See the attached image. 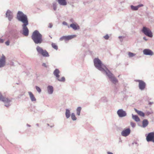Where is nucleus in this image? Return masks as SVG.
Segmentation results:
<instances>
[{
    "instance_id": "obj_1",
    "label": "nucleus",
    "mask_w": 154,
    "mask_h": 154,
    "mask_svg": "<svg viewBox=\"0 0 154 154\" xmlns=\"http://www.w3.org/2000/svg\"><path fill=\"white\" fill-rule=\"evenodd\" d=\"M31 37L35 44H40L43 41L42 35L37 30L33 32Z\"/></svg>"
},
{
    "instance_id": "obj_2",
    "label": "nucleus",
    "mask_w": 154,
    "mask_h": 154,
    "mask_svg": "<svg viewBox=\"0 0 154 154\" xmlns=\"http://www.w3.org/2000/svg\"><path fill=\"white\" fill-rule=\"evenodd\" d=\"M94 63L95 66L101 71H105L106 72L108 70L106 66L102 64L101 61L98 58H95L94 59Z\"/></svg>"
},
{
    "instance_id": "obj_3",
    "label": "nucleus",
    "mask_w": 154,
    "mask_h": 154,
    "mask_svg": "<svg viewBox=\"0 0 154 154\" xmlns=\"http://www.w3.org/2000/svg\"><path fill=\"white\" fill-rule=\"evenodd\" d=\"M17 19L21 21L23 24H28V21L27 16L21 11H18L17 15Z\"/></svg>"
},
{
    "instance_id": "obj_4",
    "label": "nucleus",
    "mask_w": 154,
    "mask_h": 154,
    "mask_svg": "<svg viewBox=\"0 0 154 154\" xmlns=\"http://www.w3.org/2000/svg\"><path fill=\"white\" fill-rule=\"evenodd\" d=\"M106 74L112 82L115 84L117 83L118 80L116 78L113 76V75L109 70H107L106 72Z\"/></svg>"
},
{
    "instance_id": "obj_5",
    "label": "nucleus",
    "mask_w": 154,
    "mask_h": 154,
    "mask_svg": "<svg viewBox=\"0 0 154 154\" xmlns=\"http://www.w3.org/2000/svg\"><path fill=\"white\" fill-rule=\"evenodd\" d=\"M142 31L145 35L151 38L153 36L152 34L151 30L147 27H143Z\"/></svg>"
},
{
    "instance_id": "obj_6",
    "label": "nucleus",
    "mask_w": 154,
    "mask_h": 154,
    "mask_svg": "<svg viewBox=\"0 0 154 154\" xmlns=\"http://www.w3.org/2000/svg\"><path fill=\"white\" fill-rule=\"evenodd\" d=\"M60 71L58 69H56L54 72V74L57 78V79L59 81L64 82L65 81V78L64 77H62L61 79H59L60 75L59 73Z\"/></svg>"
},
{
    "instance_id": "obj_7",
    "label": "nucleus",
    "mask_w": 154,
    "mask_h": 154,
    "mask_svg": "<svg viewBox=\"0 0 154 154\" xmlns=\"http://www.w3.org/2000/svg\"><path fill=\"white\" fill-rule=\"evenodd\" d=\"M0 100H2L5 103H8V105H5V106L8 107L9 106V103L11 102V100L8 98L4 97L0 93Z\"/></svg>"
},
{
    "instance_id": "obj_8",
    "label": "nucleus",
    "mask_w": 154,
    "mask_h": 154,
    "mask_svg": "<svg viewBox=\"0 0 154 154\" xmlns=\"http://www.w3.org/2000/svg\"><path fill=\"white\" fill-rule=\"evenodd\" d=\"M146 140L148 142L152 141L154 143V132L149 133L146 137Z\"/></svg>"
},
{
    "instance_id": "obj_9",
    "label": "nucleus",
    "mask_w": 154,
    "mask_h": 154,
    "mask_svg": "<svg viewBox=\"0 0 154 154\" xmlns=\"http://www.w3.org/2000/svg\"><path fill=\"white\" fill-rule=\"evenodd\" d=\"M28 24H23V34L25 36H27L29 35V30L28 29L26 26Z\"/></svg>"
},
{
    "instance_id": "obj_10",
    "label": "nucleus",
    "mask_w": 154,
    "mask_h": 154,
    "mask_svg": "<svg viewBox=\"0 0 154 154\" xmlns=\"http://www.w3.org/2000/svg\"><path fill=\"white\" fill-rule=\"evenodd\" d=\"M76 36V35H68L67 36H63L60 39V40L63 41L64 40L65 41L69 40Z\"/></svg>"
},
{
    "instance_id": "obj_11",
    "label": "nucleus",
    "mask_w": 154,
    "mask_h": 154,
    "mask_svg": "<svg viewBox=\"0 0 154 154\" xmlns=\"http://www.w3.org/2000/svg\"><path fill=\"white\" fill-rule=\"evenodd\" d=\"M136 82H139V88L141 90H143L146 86V84L143 81L141 80H137L136 81Z\"/></svg>"
},
{
    "instance_id": "obj_12",
    "label": "nucleus",
    "mask_w": 154,
    "mask_h": 154,
    "mask_svg": "<svg viewBox=\"0 0 154 154\" xmlns=\"http://www.w3.org/2000/svg\"><path fill=\"white\" fill-rule=\"evenodd\" d=\"M6 63V58L5 57L2 55L0 59V68L4 66Z\"/></svg>"
},
{
    "instance_id": "obj_13",
    "label": "nucleus",
    "mask_w": 154,
    "mask_h": 154,
    "mask_svg": "<svg viewBox=\"0 0 154 154\" xmlns=\"http://www.w3.org/2000/svg\"><path fill=\"white\" fill-rule=\"evenodd\" d=\"M131 130L129 128L124 130L121 132L122 135L124 137L128 136L130 133Z\"/></svg>"
},
{
    "instance_id": "obj_14",
    "label": "nucleus",
    "mask_w": 154,
    "mask_h": 154,
    "mask_svg": "<svg viewBox=\"0 0 154 154\" xmlns=\"http://www.w3.org/2000/svg\"><path fill=\"white\" fill-rule=\"evenodd\" d=\"M117 113L119 116L121 117L125 116L126 115L125 112L122 109L119 110L117 111Z\"/></svg>"
},
{
    "instance_id": "obj_15",
    "label": "nucleus",
    "mask_w": 154,
    "mask_h": 154,
    "mask_svg": "<svg viewBox=\"0 0 154 154\" xmlns=\"http://www.w3.org/2000/svg\"><path fill=\"white\" fill-rule=\"evenodd\" d=\"M143 54L146 55H152L153 54V52L149 49H145L143 50Z\"/></svg>"
},
{
    "instance_id": "obj_16",
    "label": "nucleus",
    "mask_w": 154,
    "mask_h": 154,
    "mask_svg": "<svg viewBox=\"0 0 154 154\" xmlns=\"http://www.w3.org/2000/svg\"><path fill=\"white\" fill-rule=\"evenodd\" d=\"M6 16L8 18L9 20H11L13 18V15L12 12L9 10H8L6 14Z\"/></svg>"
},
{
    "instance_id": "obj_17",
    "label": "nucleus",
    "mask_w": 154,
    "mask_h": 154,
    "mask_svg": "<svg viewBox=\"0 0 154 154\" xmlns=\"http://www.w3.org/2000/svg\"><path fill=\"white\" fill-rule=\"evenodd\" d=\"M70 26L74 30L79 29L80 28L78 24L76 23H72L70 25Z\"/></svg>"
},
{
    "instance_id": "obj_18",
    "label": "nucleus",
    "mask_w": 154,
    "mask_h": 154,
    "mask_svg": "<svg viewBox=\"0 0 154 154\" xmlns=\"http://www.w3.org/2000/svg\"><path fill=\"white\" fill-rule=\"evenodd\" d=\"M143 6V5L142 4L138 5L137 6H134L133 5H131V8L133 10L136 11L139 8L142 7Z\"/></svg>"
},
{
    "instance_id": "obj_19",
    "label": "nucleus",
    "mask_w": 154,
    "mask_h": 154,
    "mask_svg": "<svg viewBox=\"0 0 154 154\" xmlns=\"http://www.w3.org/2000/svg\"><path fill=\"white\" fill-rule=\"evenodd\" d=\"M28 94L29 95L32 101H35L36 100V99L34 97L33 94L30 91L28 92Z\"/></svg>"
},
{
    "instance_id": "obj_20",
    "label": "nucleus",
    "mask_w": 154,
    "mask_h": 154,
    "mask_svg": "<svg viewBox=\"0 0 154 154\" xmlns=\"http://www.w3.org/2000/svg\"><path fill=\"white\" fill-rule=\"evenodd\" d=\"M48 92L49 94H52L53 91V88L51 86H48L47 88Z\"/></svg>"
},
{
    "instance_id": "obj_21",
    "label": "nucleus",
    "mask_w": 154,
    "mask_h": 154,
    "mask_svg": "<svg viewBox=\"0 0 154 154\" xmlns=\"http://www.w3.org/2000/svg\"><path fill=\"white\" fill-rule=\"evenodd\" d=\"M134 110L137 113V114L139 116H141L142 117H144L145 116L144 113L143 112H142L136 109H134Z\"/></svg>"
},
{
    "instance_id": "obj_22",
    "label": "nucleus",
    "mask_w": 154,
    "mask_h": 154,
    "mask_svg": "<svg viewBox=\"0 0 154 154\" xmlns=\"http://www.w3.org/2000/svg\"><path fill=\"white\" fill-rule=\"evenodd\" d=\"M58 1L60 5H66V0H58Z\"/></svg>"
},
{
    "instance_id": "obj_23",
    "label": "nucleus",
    "mask_w": 154,
    "mask_h": 154,
    "mask_svg": "<svg viewBox=\"0 0 154 154\" xmlns=\"http://www.w3.org/2000/svg\"><path fill=\"white\" fill-rule=\"evenodd\" d=\"M132 117L133 119L137 122H139L140 121V119L139 118L137 115H134L133 114H132Z\"/></svg>"
},
{
    "instance_id": "obj_24",
    "label": "nucleus",
    "mask_w": 154,
    "mask_h": 154,
    "mask_svg": "<svg viewBox=\"0 0 154 154\" xmlns=\"http://www.w3.org/2000/svg\"><path fill=\"white\" fill-rule=\"evenodd\" d=\"M41 54L44 57H48L49 56L48 52L46 50H44L41 53Z\"/></svg>"
},
{
    "instance_id": "obj_25",
    "label": "nucleus",
    "mask_w": 154,
    "mask_h": 154,
    "mask_svg": "<svg viewBox=\"0 0 154 154\" xmlns=\"http://www.w3.org/2000/svg\"><path fill=\"white\" fill-rule=\"evenodd\" d=\"M142 124L143 127H146L148 124V121L146 119H144L143 121Z\"/></svg>"
},
{
    "instance_id": "obj_26",
    "label": "nucleus",
    "mask_w": 154,
    "mask_h": 154,
    "mask_svg": "<svg viewBox=\"0 0 154 154\" xmlns=\"http://www.w3.org/2000/svg\"><path fill=\"white\" fill-rule=\"evenodd\" d=\"M36 50L40 54H41V53L44 50L42 48L40 47L39 46H37L36 48Z\"/></svg>"
},
{
    "instance_id": "obj_27",
    "label": "nucleus",
    "mask_w": 154,
    "mask_h": 154,
    "mask_svg": "<svg viewBox=\"0 0 154 154\" xmlns=\"http://www.w3.org/2000/svg\"><path fill=\"white\" fill-rule=\"evenodd\" d=\"M66 115L67 118H69L70 116V112L68 109H66Z\"/></svg>"
},
{
    "instance_id": "obj_28",
    "label": "nucleus",
    "mask_w": 154,
    "mask_h": 154,
    "mask_svg": "<svg viewBox=\"0 0 154 154\" xmlns=\"http://www.w3.org/2000/svg\"><path fill=\"white\" fill-rule=\"evenodd\" d=\"M81 110V107H78L77 110V114L78 116L80 115V112Z\"/></svg>"
},
{
    "instance_id": "obj_29",
    "label": "nucleus",
    "mask_w": 154,
    "mask_h": 154,
    "mask_svg": "<svg viewBox=\"0 0 154 154\" xmlns=\"http://www.w3.org/2000/svg\"><path fill=\"white\" fill-rule=\"evenodd\" d=\"M71 117L72 120H75L76 119V118L75 115L74 113H72L71 114Z\"/></svg>"
},
{
    "instance_id": "obj_30",
    "label": "nucleus",
    "mask_w": 154,
    "mask_h": 154,
    "mask_svg": "<svg viewBox=\"0 0 154 154\" xmlns=\"http://www.w3.org/2000/svg\"><path fill=\"white\" fill-rule=\"evenodd\" d=\"M53 48L56 50L58 49V47L57 45L54 43H52L51 44Z\"/></svg>"
},
{
    "instance_id": "obj_31",
    "label": "nucleus",
    "mask_w": 154,
    "mask_h": 154,
    "mask_svg": "<svg viewBox=\"0 0 154 154\" xmlns=\"http://www.w3.org/2000/svg\"><path fill=\"white\" fill-rule=\"evenodd\" d=\"M128 54L130 57H133L135 55V54L131 52H129Z\"/></svg>"
},
{
    "instance_id": "obj_32",
    "label": "nucleus",
    "mask_w": 154,
    "mask_h": 154,
    "mask_svg": "<svg viewBox=\"0 0 154 154\" xmlns=\"http://www.w3.org/2000/svg\"><path fill=\"white\" fill-rule=\"evenodd\" d=\"M36 89L37 91L39 93H40L41 91V89L38 86H36Z\"/></svg>"
},
{
    "instance_id": "obj_33",
    "label": "nucleus",
    "mask_w": 154,
    "mask_h": 154,
    "mask_svg": "<svg viewBox=\"0 0 154 154\" xmlns=\"http://www.w3.org/2000/svg\"><path fill=\"white\" fill-rule=\"evenodd\" d=\"M53 6L54 10V11L56 10V9H57V6H56V4H53Z\"/></svg>"
},
{
    "instance_id": "obj_34",
    "label": "nucleus",
    "mask_w": 154,
    "mask_h": 154,
    "mask_svg": "<svg viewBox=\"0 0 154 154\" xmlns=\"http://www.w3.org/2000/svg\"><path fill=\"white\" fill-rule=\"evenodd\" d=\"M131 125L132 127L133 128L135 126V124L133 122H131Z\"/></svg>"
},
{
    "instance_id": "obj_35",
    "label": "nucleus",
    "mask_w": 154,
    "mask_h": 154,
    "mask_svg": "<svg viewBox=\"0 0 154 154\" xmlns=\"http://www.w3.org/2000/svg\"><path fill=\"white\" fill-rule=\"evenodd\" d=\"M109 36L108 35H106L104 36V38L105 39H108L109 38Z\"/></svg>"
},
{
    "instance_id": "obj_36",
    "label": "nucleus",
    "mask_w": 154,
    "mask_h": 154,
    "mask_svg": "<svg viewBox=\"0 0 154 154\" xmlns=\"http://www.w3.org/2000/svg\"><path fill=\"white\" fill-rule=\"evenodd\" d=\"M53 25L51 23H49L48 24V27L50 28H51L52 27Z\"/></svg>"
},
{
    "instance_id": "obj_37",
    "label": "nucleus",
    "mask_w": 154,
    "mask_h": 154,
    "mask_svg": "<svg viewBox=\"0 0 154 154\" xmlns=\"http://www.w3.org/2000/svg\"><path fill=\"white\" fill-rule=\"evenodd\" d=\"M9 43H10L9 41H8L6 42L5 43L6 45H9Z\"/></svg>"
},
{
    "instance_id": "obj_38",
    "label": "nucleus",
    "mask_w": 154,
    "mask_h": 154,
    "mask_svg": "<svg viewBox=\"0 0 154 154\" xmlns=\"http://www.w3.org/2000/svg\"><path fill=\"white\" fill-rule=\"evenodd\" d=\"M4 42V40L3 39L0 38V43H2Z\"/></svg>"
},
{
    "instance_id": "obj_39",
    "label": "nucleus",
    "mask_w": 154,
    "mask_h": 154,
    "mask_svg": "<svg viewBox=\"0 0 154 154\" xmlns=\"http://www.w3.org/2000/svg\"><path fill=\"white\" fill-rule=\"evenodd\" d=\"M42 66H44V67H47V66L46 65V63H43V64H42Z\"/></svg>"
},
{
    "instance_id": "obj_40",
    "label": "nucleus",
    "mask_w": 154,
    "mask_h": 154,
    "mask_svg": "<svg viewBox=\"0 0 154 154\" xmlns=\"http://www.w3.org/2000/svg\"><path fill=\"white\" fill-rule=\"evenodd\" d=\"M63 24L64 25H67V23L65 22H63Z\"/></svg>"
},
{
    "instance_id": "obj_41",
    "label": "nucleus",
    "mask_w": 154,
    "mask_h": 154,
    "mask_svg": "<svg viewBox=\"0 0 154 154\" xmlns=\"http://www.w3.org/2000/svg\"><path fill=\"white\" fill-rule=\"evenodd\" d=\"M107 153L108 154H113L112 152H108Z\"/></svg>"
},
{
    "instance_id": "obj_42",
    "label": "nucleus",
    "mask_w": 154,
    "mask_h": 154,
    "mask_svg": "<svg viewBox=\"0 0 154 154\" xmlns=\"http://www.w3.org/2000/svg\"><path fill=\"white\" fill-rule=\"evenodd\" d=\"M143 38V39L144 40H145L146 41H147V39L146 38V37H144Z\"/></svg>"
}]
</instances>
